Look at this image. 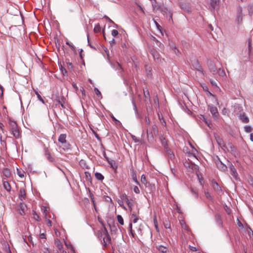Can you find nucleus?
Instances as JSON below:
<instances>
[{
	"mask_svg": "<svg viewBox=\"0 0 253 253\" xmlns=\"http://www.w3.org/2000/svg\"><path fill=\"white\" fill-rule=\"evenodd\" d=\"M211 185L213 189L217 193H220L221 191V188L218 184L215 181L211 182Z\"/></svg>",
	"mask_w": 253,
	"mask_h": 253,
	"instance_id": "nucleus-11",
	"label": "nucleus"
},
{
	"mask_svg": "<svg viewBox=\"0 0 253 253\" xmlns=\"http://www.w3.org/2000/svg\"><path fill=\"white\" fill-rule=\"evenodd\" d=\"M230 170H231V172L232 175L235 179H237V176H238V173H237L236 169L235 168V167H234V166L231 165L230 166Z\"/></svg>",
	"mask_w": 253,
	"mask_h": 253,
	"instance_id": "nucleus-18",
	"label": "nucleus"
},
{
	"mask_svg": "<svg viewBox=\"0 0 253 253\" xmlns=\"http://www.w3.org/2000/svg\"><path fill=\"white\" fill-rule=\"evenodd\" d=\"M121 198L122 200L125 201L126 203H127L130 200V199H128L127 195L125 194H122L121 196Z\"/></svg>",
	"mask_w": 253,
	"mask_h": 253,
	"instance_id": "nucleus-33",
	"label": "nucleus"
},
{
	"mask_svg": "<svg viewBox=\"0 0 253 253\" xmlns=\"http://www.w3.org/2000/svg\"><path fill=\"white\" fill-rule=\"evenodd\" d=\"M222 150L224 152H230L232 154L236 155L237 154V149L232 143L229 142L227 145H225V147Z\"/></svg>",
	"mask_w": 253,
	"mask_h": 253,
	"instance_id": "nucleus-4",
	"label": "nucleus"
},
{
	"mask_svg": "<svg viewBox=\"0 0 253 253\" xmlns=\"http://www.w3.org/2000/svg\"><path fill=\"white\" fill-rule=\"evenodd\" d=\"M72 85H73V86L74 88L75 89V91H76V92L78 93V91H79V89H78V87H77V85H76L75 84L73 83V84H72Z\"/></svg>",
	"mask_w": 253,
	"mask_h": 253,
	"instance_id": "nucleus-47",
	"label": "nucleus"
},
{
	"mask_svg": "<svg viewBox=\"0 0 253 253\" xmlns=\"http://www.w3.org/2000/svg\"><path fill=\"white\" fill-rule=\"evenodd\" d=\"M138 220V218L137 217H135V218H134L133 219V222L134 223H136Z\"/></svg>",
	"mask_w": 253,
	"mask_h": 253,
	"instance_id": "nucleus-62",
	"label": "nucleus"
},
{
	"mask_svg": "<svg viewBox=\"0 0 253 253\" xmlns=\"http://www.w3.org/2000/svg\"><path fill=\"white\" fill-rule=\"evenodd\" d=\"M249 15L251 16L253 14V4H250L247 7Z\"/></svg>",
	"mask_w": 253,
	"mask_h": 253,
	"instance_id": "nucleus-24",
	"label": "nucleus"
},
{
	"mask_svg": "<svg viewBox=\"0 0 253 253\" xmlns=\"http://www.w3.org/2000/svg\"><path fill=\"white\" fill-rule=\"evenodd\" d=\"M62 73H63V75H65V74H66V73H67V71H66V70L65 69H62Z\"/></svg>",
	"mask_w": 253,
	"mask_h": 253,
	"instance_id": "nucleus-57",
	"label": "nucleus"
},
{
	"mask_svg": "<svg viewBox=\"0 0 253 253\" xmlns=\"http://www.w3.org/2000/svg\"><path fill=\"white\" fill-rule=\"evenodd\" d=\"M164 225L166 228H169L170 226V223L169 222L165 223Z\"/></svg>",
	"mask_w": 253,
	"mask_h": 253,
	"instance_id": "nucleus-49",
	"label": "nucleus"
},
{
	"mask_svg": "<svg viewBox=\"0 0 253 253\" xmlns=\"http://www.w3.org/2000/svg\"><path fill=\"white\" fill-rule=\"evenodd\" d=\"M102 224L103 225V228L102 229V233L104 236L108 235L109 233L106 229V228L105 227L104 224L102 222Z\"/></svg>",
	"mask_w": 253,
	"mask_h": 253,
	"instance_id": "nucleus-32",
	"label": "nucleus"
},
{
	"mask_svg": "<svg viewBox=\"0 0 253 253\" xmlns=\"http://www.w3.org/2000/svg\"><path fill=\"white\" fill-rule=\"evenodd\" d=\"M87 41H88V44L90 46V47L94 49L95 48L90 43L89 40V36L88 35L87 36Z\"/></svg>",
	"mask_w": 253,
	"mask_h": 253,
	"instance_id": "nucleus-52",
	"label": "nucleus"
},
{
	"mask_svg": "<svg viewBox=\"0 0 253 253\" xmlns=\"http://www.w3.org/2000/svg\"><path fill=\"white\" fill-rule=\"evenodd\" d=\"M119 33L118 31L117 30H113L112 31L111 34L113 37H116L118 35Z\"/></svg>",
	"mask_w": 253,
	"mask_h": 253,
	"instance_id": "nucleus-40",
	"label": "nucleus"
},
{
	"mask_svg": "<svg viewBox=\"0 0 253 253\" xmlns=\"http://www.w3.org/2000/svg\"><path fill=\"white\" fill-rule=\"evenodd\" d=\"M117 217L118 221L119 222V223L121 225H124V219H123V218L122 217V216L121 215H118Z\"/></svg>",
	"mask_w": 253,
	"mask_h": 253,
	"instance_id": "nucleus-31",
	"label": "nucleus"
},
{
	"mask_svg": "<svg viewBox=\"0 0 253 253\" xmlns=\"http://www.w3.org/2000/svg\"><path fill=\"white\" fill-rule=\"evenodd\" d=\"M9 128L13 137L16 139H18L21 136L20 129L15 122L10 121Z\"/></svg>",
	"mask_w": 253,
	"mask_h": 253,
	"instance_id": "nucleus-1",
	"label": "nucleus"
},
{
	"mask_svg": "<svg viewBox=\"0 0 253 253\" xmlns=\"http://www.w3.org/2000/svg\"><path fill=\"white\" fill-rule=\"evenodd\" d=\"M42 251L43 253H50L49 250L47 248H44Z\"/></svg>",
	"mask_w": 253,
	"mask_h": 253,
	"instance_id": "nucleus-48",
	"label": "nucleus"
},
{
	"mask_svg": "<svg viewBox=\"0 0 253 253\" xmlns=\"http://www.w3.org/2000/svg\"><path fill=\"white\" fill-rule=\"evenodd\" d=\"M128 230H129V234L131 235V236L132 237L135 238V234L132 230V225L131 222H130L129 224Z\"/></svg>",
	"mask_w": 253,
	"mask_h": 253,
	"instance_id": "nucleus-26",
	"label": "nucleus"
},
{
	"mask_svg": "<svg viewBox=\"0 0 253 253\" xmlns=\"http://www.w3.org/2000/svg\"><path fill=\"white\" fill-rule=\"evenodd\" d=\"M243 19V13H242V8L241 6H239L237 8V16L236 19V22L238 24H240L242 23Z\"/></svg>",
	"mask_w": 253,
	"mask_h": 253,
	"instance_id": "nucleus-5",
	"label": "nucleus"
},
{
	"mask_svg": "<svg viewBox=\"0 0 253 253\" xmlns=\"http://www.w3.org/2000/svg\"><path fill=\"white\" fill-rule=\"evenodd\" d=\"M35 93L37 95V97L38 98L39 100H40L41 102H42L43 103H44V101H43L42 98V96H41V95L39 93V92L35 90Z\"/></svg>",
	"mask_w": 253,
	"mask_h": 253,
	"instance_id": "nucleus-37",
	"label": "nucleus"
},
{
	"mask_svg": "<svg viewBox=\"0 0 253 253\" xmlns=\"http://www.w3.org/2000/svg\"><path fill=\"white\" fill-rule=\"evenodd\" d=\"M94 134H95V137L98 139V140H100V137L99 136V135L96 133H95V132H93Z\"/></svg>",
	"mask_w": 253,
	"mask_h": 253,
	"instance_id": "nucleus-55",
	"label": "nucleus"
},
{
	"mask_svg": "<svg viewBox=\"0 0 253 253\" xmlns=\"http://www.w3.org/2000/svg\"><path fill=\"white\" fill-rule=\"evenodd\" d=\"M104 156L106 159V160L108 162V161H110V160L106 156V154H104Z\"/></svg>",
	"mask_w": 253,
	"mask_h": 253,
	"instance_id": "nucleus-60",
	"label": "nucleus"
},
{
	"mask_svg": "<svg viewBox=\"0 0 253 253\" xmlns=\"http://www.w3.org/2000/svg\"><path fill=\"white\" fill-rule=\"evenodd\" d=\"M66 44L69 45L72 48H74V46L73 45H72L71 44H70L69 42H67Z\"/></svg>",
	"mask_w": 253,
	"mask_h": 253,
	"instance_id": "nucleus-59",
	"label": "nucleus"
},
{
	"mask_svg": "<svg viewBox=\"0 0 253 253\" xmlns=\"http://www.w3.org/2000/svg\"><path fill=\"white\" fill-rule=\"evenodd\" d=\"M165 150L169 158L171 159L174 158V155L173 154L172 151L170 149H169L167 146H165Z\"/></svg>",
	"mask_w": 253,
	"mask_h": 253,
	"instance_id": "nucleus-16",
	"label": "nucleus"
},
{
	"mask_svg": "<svg viewBox=\"0 0 253 253\" xmlns=\"http://www.w3.org/2000/svg\"><path fill=\"white\" fill-rule=\"evenodd\" d=\"M24 171L23 170H21L18 169H17V173L18 175L21 177L23 178L24 177Z\"/></svg>",
	"mask_w": 253,
	"mask_h": 253,
	"instance_id": "nucleus-29",
	"label": "nucleus"
},
{
	"mask_svg": "<svg viewBox=\"0 0 253 253\" xmlns=\"http://www.w3.org/2000/svg\"><path fill=\"white\" fill-rule=\"evenodd\" d=\"M58 140L62 144L61 146L63 147L64 150L70 148V145L66 141V135L65 134H61Z\"/></svg>",
	"mask_w": 253,
	"mask_h": 253,
	"instance_id": "nucleus-3",
	"label": "nucleus"
},
{
	"mask_svg": "<svg viewBox=\"0 0 253 253\" xmlns=\"http://www.w3.org/2000/svg\"><path fill=\"white\" fill-rule=\"evenodd\" d=\"M2 182L4 188L8 192L10 191L11 186L9 182L5 180L4 179L2 180Z\"/></svg>",
	"mask_w": 253,
	"mask_h": 253,
	"instance_id": "nucleus-15",
	"label": "nucleus"
},
{
	"mask_svg": "<svg viewBox=\"0 0 253 253\" xmlns=\"http://www.w3.org/2000/svg\"><path fill=\"white\" fill-rule=\"evenodd\" d=\"M156 248L160 252L163 253H166L167 252V248L164 246L158 245L156 246Z\"/></svg>",
	"mask_w": 253,
	"mask_h": 253,
	"instance_id": "nucleus-19",
	"label": "nucleus"
},
{
	"mask_svg": "<svg viewBox=\"0 0 253 253\" xmlns=\"http://www.w3.org/2000/svg\"><path fill=\"white\" fill-rule=\"evenodd\" d=\"M155 23H156V25L157 26V28L160 31H161V30H162V27H161V26H160L158 23H157L156 22H155ZM162 33V32H161Z\"/></svg>",
	"mask_w": 253,
	"mask_h": 253,
	"instance_id": "nucleus-54",
	"label": "nucleus"
},
{
	"mask_svg": "<svg viewBox=\"0 0 253 253\" xmlns=\"http://www.w3.org/2000/svg\"><path fill=\"white\" fill-rule=\"evenodd\" d=\"M118 204L121 207H122L125 210H126V208L125 207V206L124 205V204H123V202L122 201H121V200H119L118 201Z\"/></svg>",
	"mask_w": 253,
	"mask_h": 253,
	"instance_id": "nucleus-44",
	"label": "nucleus"
},
{
	"mask_svg": "<svg viewBox=\"0 0 253 253\" xmlns=\"http://www.w3.org/2000/svg\"><path fill=\"white\" fill-rule=\"evenodd\" d=\"M141 182L145 185H147V181H146V177L144 174L141 175Z\"/></svg>",
	"mask_w": 253,
	"mask_h": 253,
	"instance_id": "nucleus-38",
	"label": "nucleus"
},
{
	"mask_svg": "<svg viewBox=\"0 0 253 253\" xmlns=\"http://www.w3.org/2000/svg\"><path fill=\"white\" fill-rule=\"evenodd\" d=\"M208 66L210 71L213 74L217 73V69L213 63H212V62H210L208 65Z\"/></svg>",
	"mask_w": 253,
	"mask_h": 253,
	"instance_id": "nucleus-12",
	"label": "nucleus"
},
{
	"mask_svg": "<svg viewBox=\"0 0 253 253\" xmlns=\"http://www.w3.org/2000/svg\"><path fill=\"white\" fill-rule=\"evenodd\" d=\"M103 242L104 243V245H106L110 243L111 241V237L109 235L104 236L103 239Z\"/></svg>",
	"mask_w": 253,
	"mask_h": 253,
	"instance_id": "nucleus-22",
	"label": "nucleus"
},
{
	"mask_svg": "<svg viewBox=\"0 0 253 253\" xmlns=\"http://www.w3.org/2000/svg\"><path fill=\"white\" fill-rule=\"evenodd\" d=\"M180 223H181V225H182V226L183 227V226L185 224V222L184 221V220H181L180 221Z\"/></svg>",
	"mask_w": 253,
	"mask_h": 253,
	"instance_id": "nucleus-63",
	"label": "nucleus"
},
{
	"mask_svg": "<svg viewBox=\"0 0 253 253\" xmlns=\"http://www.w3.org/2000/svg\"><path fill=\"white\" fill-rule=\"evenodd\" d=\"M158 133V127L155 124L152 126V128L147 129V135L149 141H153L154 139V135H156Z\"/></svg>",
	"mask_w": 253,
	"mask_h": 253,
	"instance_id": "nucleus-2",
	"label": "nucleus"
},
{
	"mask_svg": "<svg viewBox=\"0 0 253 253\" xmlns=\"http://www.w3.org/2000/svg\"><path fill=\"white\" fill-rule=\"evenodd\" d=\"M171 47L173 49H174V52L175 54H177V53L179 52V51H178V50L176 48V46H174V45H171Z\"/></svg>",
	"mask_w": 253,
	"mask_h": 253,
	"instance_id": "nucleus-43",
	"label": "nucleus"
},
{
	"mask_svg": "<svg viewBox=\"0 0 253 253\" xmlns=\"http://www.w3.org/2000/svg\"><path fill=\"white\" fill-rule=\"evenodd\" d=\"M240 119L245 123H247L249 122L248 117L244 113L240 115Z\"/></svg>",
	"mask_w": 253,
	"mask_h": 253,
	"instance_id": "nucleus-23",
	"label": "nucleus"
},
{
	"mask_svg": "<svg viewBox=\"0 0 253 253\" xmlns=\"http://www.w3.org/2000/svg\"><path fill=\"white\" fill-rule=\"evenodd\" d=\"M133 191L136 194H139L140 193V190H139L138 187L136 186L134 187Z\"/></svg>",
	"mask_w": 253,
	"mask_h": 253,
	"instance_id": "nucleus-41",
	"label": "nucleus"
},
{
	"mask_svg": "<svg viewBox=\"0 0 253 253\" xmlns=\"http://www.w3.org/2000/svg\"><path fill=\"white\" fill-rule=\"evenodd\" d=\"M132 179L133 180V181L137 184L139 185V182L137 180V179H136V175L135 174H134L132 175Z\"/></svg>",
	"mask_w": 253,
	"mask_h": 253,
	"instance_id": "nucleus-42",
	"label": "nucleus"
},
{
	"mask_svg": "<svg viewBox=\"0 0 253 253\" xmlns=\"http://www.w3.org/2000/svg\"><path fill=\"white\" fill-rule=\"evenodd\" d=\"M18 197L21 201H23L25 199L26 197V193L25 189L23 188H20L19 190Z\"/></svg>",
	"mask_w": 253,
	"mask_h": 253,
	"instance_id": "nucleus-10",
	"label": "nucleus"
},
{
	"mask_svg": "<svg viewBox=\"0 0 253 253\" xmlns=\"http://www.w3.org/2000/svg\"><path fill=\"white\" fill-rule=\"evenodd\" d=\"M219 0H211L210 5L211 10L217 9L219 8Z\"/></svg>",
	"mask_w": 253,
	"mask_h": 253,
	"instance_id": "nucleus-9",
	"label": "nucleus"
},
{
	"mask_svg": "<svg viewBox=\"0 0 253 253\" xmlns=\"http://www.w3.org/2000/svg\"><path fill=\"white\" fill-rule=\"evenodd\" d=\"M208 107L213 117L217 119L218 115L217 108L212 105H209Z\"/></svg>",
	"mask_w": 253,
	"mask_h": 253,
	"instance_id": "nucleus-7",
	"label": "nucleus"
},
{
	"mask_svg": "<svg viewBox=\"0 0 253 253\" xmlns=\"http://www.w3.org/2000/svg\"><path fill=\"white\" fill-rule=\"evenodd\" d=\"M108 163L111 166V167L113 169H114L115 167L117 168L115 161L113 160H110V161H108Z\"/></svg>",
	"mask_w": 253,
	"mask_h": 253,
	"instance_id": "nucleus-35",
	"label": "nucleus"
},
{
	"mask_svg": "<svg viewBox=\"0 0 253 253\" xmlns=\"http://www.w3.org/2000/svg\"><path fill=\"white\" fill-rule=\"evenodd\" d=\"M55 244L60 251L62 250L63 245L59 239H57L55 240Z\"/></svg>",
	"mask_w": 253,
	"mask_h": 253,
	"instance_id": "nucleus-20",
	"label": "nucleus"
},
{
	"mask_svg": "<svg viewBox=\"0 0 253 253\" xmlns=\"http://www.w3.org/2000/svg\"><path fill=\"white\" fill-rule=\"evenodd\" d=\"M79 91L82 93V97L83 98H84V97H85V90H84V88L83 87H81L80 88Z\"/></svg>",
	"mask_w": 253,
	"mask_h": 253,
	"instance_id": "nucleus-39",
	"label": "nucleus"
},
{
	"mask_svg": "<svg viewBox=\"0 0 253 253\" xmlns=\"http://www.w3.org/2000/svg\"><path fill=\"white\" fill-rule=\"evenodd\" d=\"M27 210V207L26 205L23 202H20L18 209L19 213L21 215H24L25 214V212Z\"/></svg>",
	"mask_w": 253,
	"mask_h": 253,
	"instance_id": "nucleus-6",
	"label": "nucleus"
},
{
	"mask_svg": "<svg viewBox=\"0 0 253 253\" xmlns=\"http://www.w3.org/2000/svg\"><path fill=\"white\" fill-rule=\"evenodd\" d=\"M189 249L192 251H194L195 252V251H197V249H196V247H193V246H189Z\"/></svg>",
	"mask_w": 253,
	"mask_h": 253,
	"instance_id": "nucleus-50",
	"label": "nucleus"
},
{
	"mask_svg": "<svg viewBox=\"0 0 253 253\" xmlns=\"http://www.w3.org/2000/svg\"><path fill=\"white\" fill-rule=\"evenodd\" d=\"M94 175L96 178L99 180H102L104 178L103 175L99 172H96Z\"/></svg>",
	"mask_w": 253,
	"mask_h": 253,
	"instance_id": "nucleus-27",
	"label": "nucleus"
},
{
	"mask_svg": "<svg viewBox=\"0 0 253 253\" xmlns=\"http://www.w3.org/2000/svg\"><path fill=\"white\" fill-rule=\"evenodd\" d=\"M2 174L4 176H5L6 178H9L11 176V172L9 169L7 168H4L2 170Z\"/></svg>",
	"mask_w": 253,
	"mask_h": 253,
	"instance_id": "nucleus-17",
	"label": "nucleus"
},
{
	"mask_svg": "<svg viewBox=\"0 0 253 253\" xmlns=\"http://www.w3.org/2000/svg\"><path fill=\"white\" fill-rule=\"evenodd\" d=\"M101 31V27L99 24L96 25L94 28L95 33H99Z\"/></svg>",
	"mask_w": 253,
	"mask_h": 253,
	"instance_id": "nucleus-34",
	"label": "nucleus"
},
{
	"mask_svg": "<svg viewBox=\"0 0 253 253\" xmlns=\"http://www.w3.org/2000/svg\"><path fill=\"white\" fill-rule=\"evenodd\" d=\"M238 225L239 226H243L242 223L239 220H238Z\"/></svg>",
	"mask_w": 253,
	"mask_h": 253,
	"instance_id": "nucleus-64",
	"label": "nucleus"
},
{
	"mask_svg": "<svg viewBox=\"0 0 253 253\" xmlns=\"http://www.w3.org/2000/svg\"><path fill=\"white\" fill-rule=\"evenodd\" d=\"M32 214H33V217L35 220H36L37 221H39L40 220V216L38 215V214L36 213V212L34 210L33 211Z\"/></svg>",
	"mask_w": 253,
	"mask_h": 253,
	"instance_id": "nucleus-28",
	"label": "nucleus"
},
{
	"mask_svg": "<svg viewBox=\"0 0 253 253\" xmlns=\"http://www.w3.org/2000/svg\"><path fill=\"white\" fill-rule=\"evenodd\" d=\"M94 91L98 96L101 95L100 91L97 88H94Z\"/></svg>",
	"mask_w": 253,
	"mask_h": 253,
	"instance_id": "nucleus-45",
	"label": "nucleus"
},
{
	"mask_svg": "<svg viewBox=\"0 0 253 253\" xmlns=\"http://www.w3.org/2000/svg\"><path fill=\"white\" fill-rule=\"evenodd\" d=\"M40 237L42 239H44V238H45V235L43 233L41 234H40Z\"/></svg>",
	"mask_w": 253,
	"mask_h": 253,
	"instance_id": "nucleus-56",
	"label": "nucleus"
},
{
	"mask_svg": "<svg viewBox=\"0 0 253 253\" xmlns=\"http://www.w3.org/2000/svg\"><path fill=\"white\" fill-rule=\"evenodd\" d=\"M44 155L49 161L53 162L54 161L53 158L51 156L50 153L47 148H44Z\"/></svg>",
	"mask_w": 253,
	"mask_h": 253,
	"instance_id": "nucleus-13",
	"label": "nucleus"
},
{
	"mask_svg": "<svg viewBox=\"0 0 253 253\" xmlns=\"http://www.w3.org/2000/svg\"><path fill=\"white\" fill-rule=\"evenodd\" d=\"M126 203L128 207V209H129V211H132V207L134 205V200L132 199H130V200L128 202H127Z\"/></svg>",
	"mask_w": 253,
	"mask_h": 253,
	"instance_id": "nucleus-25",
	"label": "nucleus"
},
{
	"mask_svg": "<svg viewBox=\"0 0 253 253\" xmlns=\"http://www.w3.org/2000/svg\"><path fill=\"white\" fill-rule=\"evenodd\" d=\"M244 129H245V131L247 132H251L252 130H253V128L252 127L250 126H246L245 127H244Z\"/></svg>",
	"mask_w": 253,
	"mask_h": 253,
	"instance_id": "nucleus-36",
	"label": "nucleus"
},
{
	"mask_svg": "<svg viewBox=\"0 0 253 253\" xmlns=\"http://www.w3.org/2000/svg\"><path fill=\"white\" fill-rule=\"evenodd\" d=\"M214 137L217 144L221 148V149H222L224 148L223 147H225V144H224L223 139L217 134H215L214 135Z\"/></svg>",
	"mask_w": 253,
	"mask_h": 253,
	"instance_id": "nucleus-8",
	"label": "nucleus"
},
{
	"mask_svg": "<svg viewBox=\"0 0 253 253\" xmlns=\"http://www.w3.org/2000/svg\"><path fill=\"white\" fill-rule=\"evenodd\" d=\"M216 165L218 168L222 171H225L227 169L226 165L223 164L220 160L216 162Z\"/></svg>",
	"mask_w": 253,
	"mask_h": 253,
	"instance_id": "nucleus-14",
	"label": "nucleus"
},
{
	"mask_svg": "<svg viewBox=\"0 0 253 253\" xmlns=\"http://www.w3.org/2000/svg\"><path fill=\"white\" fill-rule=\"evenodd\" d=\"M215 218L218 225L220 226H221L222 225V222L221 216L218 214H216L215 216Z\"/></svg>",
	"mask_w": 253,
	"mask_h": 253,
	"instance_id": "nucleus-21",
	"label": "nucleus"
},
{
	"mask_svg": "<svg viewBox=\"0 0 253 253\" xmlns=\"http://www.w3.org/2000/svg\"><path fill=\"white\" fill-rule=\"evenodd\" d=\"M250 140L253 142V133L250 134Z\"/></svg>",
	"mask_w": 253,
	"mask_h": 253,
	"instance_id": "nucleus-58",
	"label": "nucleus"
},
{
	"mask_svg": "<svg viewBox=\"0 0 253 253\" xmlns=\"http://www.w3.org/2000/svg\"><path fill=\"white\" fill-rule=\"evenodd\" d=\"M3 127L4 125H3V124L0 122V128H1L2 130Z\"/></svg>",
	"mask_w": 253,
	"mask_h": 253,
	"instance_id": "nucleus-61",
	"label": "nucleus"
},
{
	"mask_svg": "<svg viewBox=\"0 0 253 253\" xmlns=\"http://www.w3.org/2000/svg\"><path fill=\"white\" fill-rule=\"evenodd\" d=\"M210 82L211 83V84L213 85V86H216L217 87V84H216V82L214 80H210Z\"/></svg>",
	"mask_w": 253,
	"mask_h": 253,
	"instance_id": "nucleus-46",
	"label": "nucleus"
},
{
	"mask_svg": "<svg viewBox=\"0 0 253 253\" xmlns=\"http://www.w3.org/2000/svg\"><path fill=\"white\" fill-rule=\"evenodd\" d=\"M145 122L147 125H150V121L148 117H145Z\"/></svg>",
	"mask_w": 253,
	"mask_h": 253,
	"instance_id": "nucleus-51",
	"label": "nucleus"
},
{
	"mask_svg": "<svg viewBox=\"0 0 253 253\" xmlns=\"http://www.w3.org/2000/svg\"><path fill=\"white\" fill-rule=\"evenodd\" d=\"M217 73L219 74L220 76L224 77L226 76L225 73L224 71L221 68H219L218 70H217Z\"/></svg>",
	"mask_w": 253,
	"mask_h": 253,
	"instance_id": "nucleus-30",
	"label": "nucleus"
},
{
	"mask_svg": "<svg viewBox=\"0 0 253 253\" xmlns=\"http://www.w3.org/2000/svg\"><path fill=\"white\" fill-rule=\"evenodd\" d=\"M205 195L206 197L208 199L211 198V195L208 192H205Z\"/></svg>",
	"mask_w": 253,
	"mask_h": 253,
	"instance_id": "nucleus-53",
	"label": "nucleus"
}]
</instances>
